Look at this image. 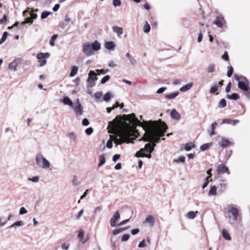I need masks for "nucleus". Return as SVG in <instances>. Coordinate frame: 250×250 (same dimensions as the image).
Listing matches in <instances>:
<instances>
[{
	"instance_id": "nucleus-1",
	"label": "nucleus",
	"mask_w": 250,
	"mask_h": 250,
	"mask_svg": "<svg viewBox=\"0 0 250 250\" xmlns=\"http://www.w3.org/2000/svg\"><path fill=\"white\" fill-rule=\"evenodd\" d=\"M167 129V126L165 123L161 122L159 125L151 127L144 137L145 142H150L145 145L144 148H141L135 153V157H146L150 158L151 153L153 151L156 146V143L160 141V137L164 136Z\"/></svg>"
},
{
	"instance_id": "nucleus-2",
	"label": "nucleus",
	"mask_w": 250,
	"mask_h": 250,
	"mask_svg": "<svg viewBox=\"0 0 250 250\" xmlns=\"http://www.w3.org/2000/svg\"><path fill=\"white\" fill-rule=\"evenodd\" d=\"M35 160L37 165L43 169H46L50 167V162L41 153L36 154Z\"/></svg>"
},
{
	"instance_id": "nucleus-3",
	"label": "nucleus",
	"mask_w": 250,
	"mask_h": 250,
	"mask_svg": "<svg viewBox=\"0 0 250 250\" xmlns=\"http://www.w3.org/2000/svg\"><path fill=\"white\" fill-rule=\"evenodd\" d=\"M219 28H224L226 27V21L222 15L217 16L213 22Z\"/></svg>"
},
{
	"instance_id": "nucleus-4",
	"label": "nucleus",
	"mask_w": 250,
	"mask_h": 250,
	"mask_svg": "<svg viewBox=\"0 0 250 250\" xmlns=\"http://www.w3.org/2000/svg\"><path fill=\"white\" fill-rule=\"evenodd\" d=\"M50 57V54L49 53H39L37 55V59L41 60L39 62L40 66H43L46 63V61L45 59H47Z\"/></svg>"
},
{
	"instance_id": "nucleus-5",
	"label": "nucleus",
	"mask_w": 250,
	"mask_h": 250,
	"mask_svg": "<svg viewBox=\"0 0 250 250\" xmlns=\"http://www.w3.org/2000/svg\"><path fill=\"white\" fill-rule=\"evenodd\" d=\"M239 216V210L235 207H231L228 211V217L232 218L233 221H236Z\"/></svg>"
},
{
	"instance_id": "nucleus-6",
	"label": "nucleus",
	"mask_w": 250,
	"mask_h": 250,
	"mask_svg": "<svg viewBox=\"0 0 250 250\" xmlns=\"http://www.w3.org/2000/svg\"><path fill=\"white\" fill-rule=\"evenodd\" d=\"M83 52L87 56H90L92 55L93 52L91 44L89 42H86L83 45Z\"/></svg>"
},
{
	"instance_id": "nucleus-7",
	"label": "nucleus",
	"mask_w": 250,
	"mask_h": 250,
	"mask_svg": "<svg viewBox=\"0 0 250 250\" xmlns=\"http://www.w3.org/2000/svg\"><path fill=\"white\" fill-rule=\"evenodd\" d=\"M22 62L21 58H16L12 62H10L8 65V68L14 71L17 70V67Z\"/></svg>"
},
{
	"instance_id": "nucleus-8",
	"label": "nucleus",
	"mask_w": 250,
	"mask_h": 250,
	"mask_svg": "<svg viewBox=\"0 0 250 250\" xmlns=\"http://www.w3.org/2000/svg\"><path fill=\"white\" fill-rule=\"evenodd\" d=\"M144 225L148 226L150 228H152L154 226L155 218L152 215H148L145 220L143 223Z\"/></svg>"
},
{
	"instance_id": "nucleus-9",
	"label": "nucleus",
	"mask_w": 250,
	"mask_h": 250,
	"mask_svg": "<svg viewBox=\"0 0 250 250\" xmlns=\"http://www.w3.org/2000/svg\"><path fill=\"white\" fill-rule=\"evenodd\" d=\"M120 218V214L119 211H116L113 215V217L111 218L110 221V224L112 227L118 226V224H116L117 221Z\"/></svg>"
},
{
	"instance_id": "nucleus-10",
	"label": "nucleus",
	"mask_w": 250,
	"mask_h": 250,
	"mask_svg": "<svg viewBox=\"0 0 250 250\" xmlns=\"http://www.w3.org/2000/svg\"><path fill=\"white\" fill-rule=\"evenodd\" d=\"M118 136L120 137L124 143H129V140L130 137V134L129 132L127 131H122L118 133Z\"/></svg>"
},
{
	"instance_id": "nucleus-11",
	"label": "nucleus",
	"mask_w": 250,
	"mask_h": 250,
	"mask_svg": "<svg viewBox=\"0 0 250 250\" xmlns=\"http://www.w3.org/2000/svg\"><path fill=\"white\" fill-rule=\"evenodd\" d=\"M217 173L220 174L227 173L228 175L230 174V171L228 167L225 166L224 164L219 165L217 168Z\"/></svg>"
},
{
	"instance_id": "nucleus-12",
	"label": "nucleus",
	"mask_w": 250,
	"mask_h": 250,
	"mask_svg": "<svg viewBox=\"0 0 250 250\" xmlns=\"http://www.w3.org/2000/svg\"><path fill=\"white\" fill-rule=\"evenodd\" d=\"M34 11L33 9H32L31 8L27 7L26 9V10H25L23 11L22 15L23 16H25L26 14L28 13L29 15L30 16V18L33 21V20L36 19L37 18V14L34 13Z\"/></svg>"
},
{
	"instance_id": "nucleus-13",
	"label": "nucleus",
	"mask_w": 250,
	"mask_h": 250,
	"mask_svg": "<svg viewBox=\"0 0 250 250\" xmlns=\"http://www.w3.org/2000/svg\"><path fill=\"white\" fill-rule=\"evenodd\" d=\"M96 76V74L94 72V71L92 70H90L88 73L87 82L89 83L92 82L93 84L91 85V87L93 86L94 81L97 79Z\"/></svg>"
},
{
	"instance_id": "nucleus-14",
	"label": "nucleus",
	"mask_w": 250,
	"mask_h": 250,
	"mask_svg": "<svg viewBox=\"0 0 250 250\" xmlns=\"http://www.w3.org/2000/svg\"><path fill=\"white\" fill-rule=\"evenodd\" d=\"M250 83H246L243 82H239L238 83V87L239 89L243 91H248V89L250 88Z\"/></svg>"
},
{
	"instance_id": "nucleus-15",
	"label": "nucleus",
	"mask_w": 250,
	"mask_h": 250,
	"mask_svg": "<svg viewBox=\"0 0 250 250\" xmlns=\"http://www.w3.org/2000/svg\"><path fill=\"white\" fill-rule=\"evenodd\" d=\"M78 105L74 107V110L76 113L78 115H81L83 114V107L80 103L79 99L77 100Z\"/></svg>"
},
{
	"instance_id": "nucleus-16",
	"label": "nucleus",
	"mask_w": 250,
	"mask_h": 250,
	"mask_svg": "<svg viewBox=\"0 0 250 250\" xmlns=\"http://www.w3.org/2000/svg\"><path fill=\"white\" fill-rule=\"evenodd\" d=\"M220 146L225 148L231 145V142L227 139L223 138L219 143Z\"/></svg>"
},
{
	"instance_id": "nucleus-17",
	"label": "nucleus",
	"mask_w": 250,
	"mask_h": 250,
	"mask_svg": "<svg viewBox=\"0 0 250 250\" xmlns=\"http://www.w3.org/2000/svg\"><path fill=\"white\" fill-rule=\"evenodd\" d=\"M238 123H239V121L238 120H232L231 119H225L222 121V124H231V125H235Z\"/></svg>"
},
{
	"instance_id": "nucleus-18",
	"label": "nucleus",
	"mask_w": 250,
	"mask_h": 250,
	"mask_svg": "<svg viewBox=\"0 0 250 250\" xmlns=\"http://www.w3.org/2000/svg\"><path fill=\"white\" fill-rule=\"evenodd\" d=\"M112 30L114 33L117 34L119 37H120L123 33V29L122 27H118L117 26H113L112 27Z\"/></svg>"
},
{
	"instance_id": "nucleus-19",
	"label": "nucleus",
	"mask_w": 250,
	"mask_h": 250,
	"mask_svg": "<svg viewBox=\"0 0 250 250\" xmlns=\"http://www.w3.org/2000/svg\"><path fill=\"white\" fill-rule=\"evenodd\" d=\"M170 116L172 119L175 120H179L181 118L180 114L175 109L171 110L170 112Z\"/></svg>"
},
{
	"instance_id": "nucleus-20",
	"label": "nucleus",
	"mask_w": 250,
	"mask_h": 250,
	"mask_svg": "<svg viewBox=\"0 0 250 250\" xmlns=\"http://www.w3.org/2000/svg\"><path fill=\"white\" fill-rule=\"evenodd\" d=\"M104 46L108 50L114 49L115 47V44L113 42H106L104 43Z\"/></svg>"
},
{
	"instance_id": "nucleus-21",
	"label": "nucleus",
	"mask_w": 250,
	"mask_h": 250,
	"mask_svg": "<svg viewBox=\"0 0 250 250\" xmlns=\"http://www.w3.org/2000/svg\"><path fill=\"white\" fill-rule=\"evenodd\" d=\"M217 194V188L215 186H211L208 195L209 196H216Z\"/></svg>"
},
{
	"instance_id": "nucleus-22",
	"label": "nucleus",
	"mask_w": 250,
	"mask_h": 250,
	"mask_svg": "<svg viewBox=\"0 0 250 250\" xmlns=\"http://www.w3.org/2000/svg\"><path fill=\"white\" fill-rule=\"evenodd\" d=\"M91 46L92 49L94 51H98L101 48V44L97 41H95L94 42L92 43Z\"/></svg>"
},
{
	"instance_id": "nucleus-23",
	"label": "nucleus",
	"mask_w": 250,
	"mask_h": 250,
	"mask_svg": "<svg viewBox=\"0 0 250 250\" xmlns=\"http://www.w3.org/2000/svg\"><path fill=\"white\" fill-rule=\"evenodd\" d=\"M63 103L65 105H69L71 107H73V104L71 99L68 97H65L62 99Z\"/></svg>"
},
{
	"instance_id": "nucleus-24",
	"label": "nucleus",
	"mask_w": 250,
	"mask_h": 250,
	"mask_svg": "<svg viewBox=\"0 0 250 250\" xmlns=\"http://www.w3.org/2000/svg\"><path fill=\"white\" fill-rule=\"evenodd\" d=\"M226 97L229 99L237 100L239 99L240 96L237 93H233L231 94H227Z\"/></svg>"
},
{
	"instance_id": "nucleus-25",
	"label": "nucleus",
	"mask_w": 250,
	"mask_h": 250,
	"mask_svg": "<svg viewBox=\"0 0 250 250\" xmlns=\"http://www.w3.org/2000/svg\"><path fill=\"white\" fill-rule=\"evenodd\" d=\"M222 236L226 240H230L231 239L229 233L225 229H224L222 230Z\"/></svg>"
},
{
	"instance_id": "nucleus-26",
	"label": "nucleus",
	"mask_w": 250,
	"mask_h": 250,
	"mask_svg": "<svg viewBox=\"0 0 250 250\" xmlns=\"http://www.w3.org/2000/svg\"><path fill=\"white\" fill-rule=\"evenodd\" d=\"M126 57L128 59L129 62L132 65H135L136 63V61L133 57H132L128 52L125 55Z\"/></svg>"
},
{
	"instance_id": "nucleus-27",
	"label": "nucleus",
	"mask_w": 250,
	"mask_h": 250,
	"mask_svg": "<svg viewBox=\"0 0 250 250\" xmlns=\"http://www.w3.org/2000/svg\"><path fill=\"white\" fill-rule=\"evenodd\" d=\"M78 71V68L77 66L74 65L71 67V72L70 73L69 76L71 77H73L75 76Z\"/></svg>"
},
{
	"instance_id": "nucleus-28",
	"label": "nucleus",
	"mask_w": 250,
	"mask_h": 250,
	"mask_svg": "<svg viewBox=\"0 0 250 250\" xmlns=\"http://www.w3.org/2000/svg\"><path fill=\"white\" fill-rule=\"evenodd\" d=\"M192 85L193 84L192 83L187 84L186 85L181 87L180 89V90L182 92L188 91V90L190 89L191 88Z\"/></svg>"
},
{
	"instance_id": "nucleus-29",
	"label": "nucleus",
	"mask_w": 250,
	"mask_h": 250,
	"mask_svg": "<svg viewBox=\"0 0 250 250\" xmlns=\"http://www.w3.org/2000/svg\"><path fill=\"white\" fill-rule=\"evenodd\" d=\"M179 93L178 92H175L166 95L165 98L167 99H172L176 97L179 95Z\"/></svg>"
},
{
	"instance_id": "nucleus-30",
	"label": "nucleus",
	"mask_w": 250,
	"mask_h": 250,
	"mask_svg": "<svg viewBox=\"0 0 250 250\" xmlns=\"http://www.w3.org/2000/svg\"><path fill=\"white\" fill-rule=\"evenodd\" d=\"M150 26L147 21H146L143 27V31L145 33H147L150 31Z\"/></svg>"
},
{
	"instance_id": "nucleus-31",
	"label": "nucleus",
	"mask_w": 250,
	"mask_h": 250,
	"mask_svg": "<svg viewBox=\"0 0 250 250\" xmlns=\"http://www.w3.org/2000/svg\"><path fill=\"white\" fill-rule=\"evenodd\" d=\"M196 212H197L192 211H189L187 214V217L190 219H193L196 217Z\"/></svg>"
},
{
	"instance_id": "nucleus-32",
	"label": "nucleus",
	"mask_w": 250,
	"mask_h": 250,
	"mask_svg": "<svg viewBox=\"0 0 250 250\" xmlns=\"http://www.w3.org/2000/svg\"><path fill=\"white\" fill-rule=\"evenodd\" d=\"M194 146V144L192 143H187L185 146V149L187 151H190Z\"/></svg>"
},
{
	"instance_id": "nucleus-33",
	"label": "nucleus",
	"mask_w": 250,
	"mask_h": 250,
	"mask_svg": "<svg viewBox=\"0 0 250 250\" xmlns=\"http://www.w3.org/2000/svg\"><path fill=\"white\" fill-rule=\"evenodd\" d=\"M215 65L213 63L209 64L207 67V71L209 73H212L214 71Z\"/></svg>"
},
{
	"instance_id": "nucleus-34",
	"label": "nucleus",
	"mask_w": 250,
	"mask_h": 250,
	"mask_svg": "<svg viewBox=\"0 0 250 250\" xmlns=\"http://www.w3.org/2000/svg\"><path fill=\"white\" fill-rule=\"evenodd\" d=\"M211 145V143L204 144L201 146L200 149L202 151H206L209 148Z\"/></svg>"
},
{
	"instance_id": "nucleus-35",
	"label": "nucleus",
	"mask_w": 250,
	"mask_h": 250,
	"mask_svg": "<svg viewBox=\"0 0 250 250\" xmlns=\"http://www.w3.org/2000/svg\"><path fill=\"white\" fill-rule=\"evenodd\" d=\"M227 105V102L225 99H222L218 103V106L219 108H223Z\"/></svg>"
},
{
	"instance_id": "nucleus-36",
	"label": "nucleus",
	"mask_w": 250,
	"mask_h": 250,
	"mask_svg": "<svg viewBox=\"0 0 250 250\" xmlns=\"http://www.w3.org/2000/svg\"><path fill=\"white\" fill-rule=\"evenodd\" d=\"M72 185L74 186H78L79 185H80L81 182L78 179L76 176H74L72 179Z\"/></svg>"
},
{
	"instance_id": "nucleus-37",
	"label": "nucleus",
	"mask_w": 250,
	"mask_h": 250,
	"mask_svg": "<svg viewBox=\"0 0 250 250\" xmlns=\"http://www.w3.org/2000/svg\"><path fill=\"white\" fill-rule=\"evenodd\" d=\"M23 225H24V223H23V221H18L15 222L14 223H13V224H12L9 227V228H13L15 226L21 227V226H22Z\"/></svg>"
},
{
	"instance_id": "nucleus-38",
	"label": "nucleus",
	"mask_w": 250,
	"mask_h": 250,
	"mask_svg": "<svg viewBox=\"0 0 250 250\" xmlns=\"http://www.w3.org/2000/svg\"><path fill=\"white\" fill-rule=\"evenodd\" d=\"M105 162V158L104 154L100 155V163L98 164V167H100L104 165Z\"/></svg>"
},
{
	"instance_id": "nucleus-39",
	"label": "nucleus",
	"mask_w": 250,
	"mask_h": 250,
	"mask_svg": "<svg viewBox=\"0 0 250 250\" xmlns=\"http://www.w3.org/2000/svg\"><path fill=\"white\" fill-rule=\"evenodd\" d=\"M8 33L6 31L3 32L2 36L0 40V44H2L6 40Z\"/></svg>"
},
{
	"instance_id": "nucleus-40",
	"label": "nucleus",
	"mask_w": 250,
	"mask_h": 250,
	"mask_svg": "<svg viewBox=\"0 0 250 250\" xmlns=\"http://www.w3.org/2000/svg\"><path fill=\"white\" fill-rule=\"evenodd\" d=\"M57 37V34H54L51 37L49 41V44L51 46H54L55 45L54 42Z\"/></svg>"
},
{
	"instance_id": "nucleus-41",
	"label": "nucleus",
	"mask_w": 250,
	"mask_h": 250,
	"mask_svg": "<svg viewBox=\"0 0 250 250\" xmlns=\"http://www.w3.org/2000/svg\"><path fill=\"white\" fill-rule=\"evenodd\" d=\"M186 158L185 156H181L178 159H175L173 162L174 163H184L185 162Z\"/></svg>"
},
{
	"instance_id": "nucleus-42",
	"label": "nucleus",
	"mask_w": 250,
	"mask_h": 250,
	"mask_svg": "<svg viewBox=\"0 0 250 250\" xmlns=\"http://www.w3.org/2000/svg\"><path fill=\"white\" fill-rule=\"evenodd\" d=\"M218 90V86L216 83L214 84L210 88V93L213 94Z\"/></svg>"
},
{
	"instance_id": "nucleus-43",
	"label": "nucleus",
	"mask_w": 250,
	"mask_h": 250,
	"mask_svg": "<svg viewBox=\"0 0 250 250\" xmlns=\"http://www.w3.org/2000/svg\"><path fill=\"white\" fill-rule=\"evenodd\" d=\"M233 73V68L231 65H229L228 66V72H227V76L228 77H231L232 74Z\"/></svg>"
},
{
	"instance_id": "nucleus-44",
	"label": "nucleus",
	"mask_w": 250,
	"mask_h": 250,
	"mask_svg": "<svg viewBox=\"0 0 250 250\" xmlns=\"http://www.w3.org/2000/svg\"><path fill=\"white\" fill-rule=\"evenodd\" d=\"M33 22V21L30 17H27L25 19V20L21 22V25H24L27 23L32 24Z\"/></svg>"
},
{
	"instance_id": "nucleus-45",
	"label": "nucleus",
	"mask_w": 250,
	"mask_h": 250,
	"mask_svg": "<svg viewBox=\"0 0 250 250\" xmlns=\"http://www.w3.org/2000/svg\"><path fill=\"white\" fill-rule=\"evenodd\" d=\"M51 14V13L49 11H43L41 14V18L42 19H44Z\"/></svg>"
},
{
	"instance_id": "nucleus-46",
	"label": "nucleus",
	"mask_w": 250,
	"mask_h": 250,
	"mask_svg": "<svg viewBox=\"0 0 250 250\" xmlns=\"http://www.w3.org/2000/svg\"><path fill=\"white\" fill-rule=\"evenodd\" d=\"M220 187V190L222 191L225 190L227 188V184L223 181L222 183H221L219 185Z\"/></svg>"
},
{
	"instance_id": "nucleus-47",
	"label": "nucleus",
	"mask_w": 250,
	"mask_h": 250,
	"mask_svg": "<svg viewBox=\"0 0 250 250\" xmlns=\"http://www.w3.org/2000/svg\"><path fill=\"white\" fill-rule=\"evenodd\" d=\"M67 136L73 139L74 141H76L77 135L74 132H69L67 134Z\"/></svg>"
},
{
	"instance_id": "nucleus-48",
	"label": "nucleus",
	"mask_w": 250,
	"mask_h": 250,
	"mask_svg": "<svg viewBox=\"0 0 250 250\" xmlns=\"http://www.w3.org/2000/svg\"><path fill=\"white\" fill-rule=\"evenodd\" d=\"M115 142L118 145H121L122 144L124 143V141H123V140H122V139L120 137H119V136H118V134L115 138Z\"/></svg>"
},
{
	"instance_id": "nucleus-49",
	"label": "nucleus",
	"mask_w": 250,
	"mask_h": 250,
	"mask_svg": "<svg viewBox=\"0 0 250 250\" xmlns=\"http://www.w3.org/2000/svg\"><path fill=\"white\" fill-rule=\"evenodd\" d=\"M119 106V103H116L115 105H113L111 107H107L106 108V110L107 113H109L111 112V111L114 109L116 108H117Z\"/></svg>"
},
{
	"instance_id": "nucleus-50",
	"label": "nucleus",
	"mask_w": 250,
	"mask_h": 250,
	"mask_svg": "<svg viewBox=\"0 0 250 250\" xmlns=\"http://www.w3.org/2000/svg\"><path fill=\"white\" fill-rule=\"evenodd\" d=\"M110 79V76L109 75H106L104 77L101 81V83L102 84H104L107 81H108Z\"/></svg>"
},
{
	"instance_id": "nucleus-51",
	"label": "nucleus",
	"mask_w": 250,
	"mask_h": 250,
	"mask_svg": "<svg viewBox=\"0 0 250 250\" xmlns=\"http://www.w3.org/2000/svg\"><path fill=\"white\" fill-rule=\"evenodd\" d=\"M110 99V92H107L105 93L103 97V99L104 101L107 102Z\"/></svg>"
},
{
	"instance_id": "nucleus-52",
	"label": "nucleus",
	"mask_w": 250,
	"mask_h": 250,
	"mask_svg": "<svg viewBox=\"0 0 250 250\" xmlns=\"http://www.w3.org/2000/svg\"><path fill=\"white\" fill-rule=\"evenodd\" d=\"M28 180L29 181H32L34 183H37L39 180V177L38 176H34L32 178H28Z\"/></svg>"
},
{
	"instance_id": "nucleus-53",
	"label": "nucleus",
	"mask_w": 250,
	"mask_h": 250,
	"mask_svg": "<svg viewBox=\"0 0 250 250\" xmlns=\"http://www.w3.org/2000/svg\"><path fill=\"white\" fill-rule=\"evenodd\" d=\"M130 237V235L128 234H125L123 235L121 240L122 242H125L127 241Z\"/></svg>"
},
{
	"instance_id": "nucleus-54",
	"label": "nucleus",
	"mask_w": 250,
	"mask_h": 250,
	"mask_svg": "<svg viewBox=\"0 0 250 250\" xmlns=\"http://www.w3.org/2000/svg\"><path fill=\"white\" fill-rule=\"evenodd\" d=\"M93 129L91 127H88L85 130V133L88 135H91L93 133Z\"/></svg>"
},
{
	"instance_id": "nucleus-55",
	"label": "nucleus",
	"mask_w": 250,
	"mask_h": 250,
	"mask_svg": "<svg viewBox=\"0 0 250 250\" xmlns=\"http://www.w3.org/2000/svg\"><path fill=\"white\" fill-rule=\"evenodd\" d=\"M210 177V176H208L207 178H206V179H205L206 181L202 186L203 188H204V189L208 185V183H209L208 179Z\"/></svg>"
},
{
	"instance_id": "nucleus-56",
	"label": "nucleus",
	"mask_w": 250,
	"mask_h": 250,
	"mask_svg": "<svg viewBox=\"0 0 250 250\" xmlns=\"http://www.w3.org/2000/svg\"><path fill=\"white\" fill-rule=\"evenodd\" d=\"M106 146L108 148H109V149L111 148L113 146V143H112V140L110 139V140H108L106 143Z\"/></svg>"
},
{
	"instance_id": "nucleus-57",
	"label": "nucleus",
	"mask_w": 250,
	"mask_h": 250,
	"mask_svg": "<svg viewBox=\"0 0 250 250\" xmlns=\"http://www.w3.org/2000/svg\"><path fill=\"white\" fill-rule=\"evenodd\" d=\"M113 4L114 6H119L121 4V0H113Z\"/></svg>"
},
{
	"instance_id": "nucleus-58",
	"label": "nucleus",
	"mask_w": 250,
	"mask_h": 250,
	"mask_svg": "<svg viewBox=\"0 0 250 250\" xmlns=\"http://www.w3.org/2000/svg\"><path fill=\"white\" fill-rule=\"evenodd\" d=\"M98 73L105 74L108 72V69H96V70Z\"/></svg>"
},
{
	"instance_id": "nucleus-59",
	"label": "nucleus",
	"mask_w": 250,
	"mask_h": 250,
	"mask_svg": "<svg viewBox=\"0 0 250 250\" xmlns=\"http://www.w3.org/2000/svg\"><path fill=\"white\" fill-rule=\"evenodd\" d=\"M222 58L226 61H228L229 60V56L227 52H225L222 55Z\"/></svg>"
},
{
	"instance_id": "nucleus-60",
	"label": "nucleus",
	"mask_w": 250,
	"mask_h": 250,
	"mask_svg": "<svg viewBox=\"0 0 250 250\" xmlns=\"http://www.w3.org/2000/svg\"><path fill=\"white\" fill-rule=\"evenodd\" d=\"M27 212V210L25 209L24 207L21 208L19 211V213L21 215L25 214Z\"/></svg>"
},
{
	"instance_id": "nucleus-61",
	"label": "nucleus",
	"mask_w": 250,
	"mask_h": 250,
	"mask_svg": "<svg viewBox=\"0 0 250 250\" xmlns=\"http://www.w3.org/2000/svg\"><path fill=\"white\" fill-rule=\"evenodd\" d=\"M7 21V17L5 14L3 16L2 18L0 19V24H4Z\"/></svg>"
},
{
	"instance_id": "nucleus-62",
	"label": "nucleus",
	"mask_w": 250,
	"mask_h": 250,
	"mask_svg": "<svg viewBox=\"0 0 250 250\" xmlns=\"http://www.w3.org/2000/svg\"><path fill=\"white\" fill-rule=\"evenodd\" d=\"M231 82H229L226 87V92L227 93L229 92L231 90Z\"/></svg>"
},
{
	"instance_id": "nucleus-63",
	"label": "nucleus",
	"mask_w": 250,
	"mask_h": 250,
	"mask_svg": "<svg viewBox=\"0 0 250 250\" xmlns=\"http://www.w3.org/2000/svg\"><path fill=\"white\" fill-rule=\"evenodd\" d=\"M146 246V245L145 239H143L142 241H141L138 245V247L140 248H145Z\"/></svg>"
},
{
	"instance_id": "nucleus-64",
	"label": "nucleus",
	"mask_w": 250,
	"mask_h": 250,
	"mask_svg": "<svg viewBox=\"0 0 250 250\" xmlns=\"http://www.w3.org/2000/svg\"><path fill=\"white\" fill-rule=\"evenodd\" d=\"M89 124V121L87 119L84 118L82 121V125L83 126H87Z\"/></svg>"
}]
</instances>
